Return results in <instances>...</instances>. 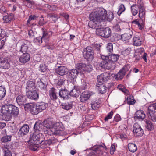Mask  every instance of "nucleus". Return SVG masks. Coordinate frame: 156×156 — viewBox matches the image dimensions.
I'll return each instance as SVG.
<instances>
[{"label":"nucleus","mask_w":156,"mask_h":156,"mask_svg":"<svg viewBox=\"0 0 156 156\" xmlns=\"http://www.w3.org/2000/svg\"><path fill=\"white\" fill-rule=\"evenodd\" d=\"M102 60L99 63L100 67L105 69L112 70L115 67V64L109 59V56L102 55L101 56Z\"/></svg>","instance_id":"obj_3"},{"label":"nucleus","mask_w":156,"mask_h":156,"mask_svg":"<svg viewBox=\"0 0 156 156\" xmlns=\"http://www.w3.org/2000/svg\"><path fill=\"white\" fill-rule=\"evenodd\" d=\"M36 89L35 83L33 81H28L26 84L25 87L26 91L27 93L33 90Z\"/></svg>","instance_id":"obj_20"},{"label":"nucleus","mask_w":156,"mask_h":156,"mask_svg":"<svg viewBox=\"0 0 156 156\" xmlns=\"http://www.w3.org/2000/svg\"><path fill=\"white\" fill-rule=\"evenodd\" d=\"M34 104L32 103H27L26 102L23 105L24 107V108L25 110L30 109V111L33 105Z\"/></svg>","instance_id":"obj_48"},{"label":"nucleus","mask_w":156,"mask_h":156,"mask_svg":"<svg viewBox=\"0 0 156 156\" xmlns=\"http://www.w3.org/2000/svg\"><path fill=\"white\" fill-rule=\"evenodd\" d=\"M113 112L112 111L109 113L106 117L105 118V121H107L109 119H110L112 118L113 115Z\"/></svg>","instance_id":"obj_52"},{"label":"nucleus","mask_w":156,"mask_h":156,"mask_svg":"<svg viewBox=\"0 0 156 156\" xmlns=\"http://www.w3.org/2000/svg\"><path fill=\"white\" fill-rule=\"evenodd\" d=\"M126 101L127 103L129 105L134 104L136 102L135 100L134 99L133 96L132 95L128 97Z\"/></svg>","instance_id":"obj_44"},{"label":"nucleus","mask_w":156,"mask_h":156,"mask_svg":"<svg viewBox=\"0 0 156 156\" xmlns=\"http://www.w3.org/2000/svg\"><path fill=\"white\" fill-rule=\"evenodd\" d=\"M49 92V94L51 100L55 101L57 99L58 96L56 95V90L55 88H51Z\"/></svg>","instance_id":"obj_32"},{"label":"nucleus","mask_w":156,"mask_h":156,"mask_svg":"<svg viewBox=\"0 0 156 156\" xmlns=\"http://www.w3.org/2000/svg\"><path fill=\"white\" fill-rule=\"evenodd\" d=\"M117 13L119 16H120L122 13L125 12L126 8L123 4H119V5Z\"/></svg>","instance_id":"obj_37"},{"label":"nucleus","mask_w":156,"mask_h":156,"mask_svg":"<svg viewBox=\"0 0 156 156\" xmlns=\"http://www.w3.org/2000/svg\"><path fill=\"white\" fill-rule=\"evenodd\" d=\"M55 72L57 74L61 76L67 74L68 73V69L63 66H61L56 69Z\"/></svg>","instance_id":"obj_22"},{"label":"nucleus","mask_w":156,"mask_h":156,"mask_svg":"<svg viewBox=\"0 0 156 156\" xmlns=\"http://www.w3.org/2000/svg\"><path fill=\"white\" fill-rule=\"evenodd\" d=\"M44 129H48L47 133L50 135L63 136V126L61 122H52L51 119H48L43 122Z\"/></svg>","instance_id":"obj_2"},{"label":"nucleus","mask_w":156,"mask_h":156,"mask_svg":"<svg viewBox=\"0 0 156 156\" xmlns=\"http://www.w3.org/2000/svg\"><path fill=\"white\" fill-rule=\"evenodd\" d=\"M30 59V56L28 53L23 54L19 58L20 62L24 64L29 61Z\"/></svg>","instance_id":"obj_24"},{"label":"nucleus","mask_w":156,"mask_h":156,"mask_svg":"<svg viewBox=\"0 0 156 156\" xmlns=\"http://www.w3.org/2000/svg\"><path fill=\"white\" fill-rule=\"evenodd\" d=\"M148 116L153 121H156V103L151 104L148 107Z\"/></svg>","instance_id":"obj_11"},{"label":"nucleus","mask_w":156,"mask_h":156,"mask_svg":"<svg viewBox=\"0 0 156 156\" xmlns=\"http://www.w3.org/2000/svg\"><path fill=\"white\" fill-rule=\"evenodd\" d=\"M133 130L134 135L136 136L140 137L144 134L143 129L137 123L134 124Z\"/></svg>","instance_id":"obj_12"},{"label":"nucleus","mask_w":156,"mask_h":156,"mask_svg":"<svg viewBox=\"0 0 156 156\" xmlns=\"http://www.w3.org/2000/svg\"><path fill=\"white\" fill-rule=\"evenodd\" d=\"M115 149V145L113 144L112 145L110 149V153L111 155H112L114 154Z\"/></svg>","instance_id":"obj_61"},{"label":"nucleus","mask_w":156,"mask_h":156,"mask_svg":"<svg viewBox=\"0 0 156 156\" xmlns=\"http://www.w3.org/2000/svg\"><path fill=\"white\" fill-rule=\"evenodd\" d=\"M46 23V22L44 20V19L43 16H41L40 18V20L38 23L40 25L42 26Z\"/></svg>","instance_id":"obj_58"},{"label":"nucleus","mask_w":156,"mask_h":156,"mask_svg":"<svg viewBox=\"0 0 156 156\" xmlns=\"http://www.w3.org/2000/svg\"><path fill=\"white\" fill-rule=\"evenodd\" d=\"M10 67V63L8 59L2 58L0 62V68L6 70L8 69Z\"/></svg>","instance_id":"obj_18"},{"label":"nucleus","mask_w":156,"mask_h":156,"mask_svg":"<svg viewBox=\"0 0 156 156\" xmlns=\"http://www.w3.org/2000/svg\"><path fill=\"white\" fill-rule=\"evenodd\" d=\"M110 76L107 73H104L97 76L98 83H104L110 79Z\"/></svg>","instance_id":"obj_14"},{"label":"nucleus","mask_w":156,"mask_h":156,"mask_svg":"<svg viewBox=\"0 0 156 156\" xmlns=\"http://www.w3.org/2000/svg\"><path fill=\"white\" fill-rule=\"evenodd\" d=\"M101 45L99 44H94V48L96 51H99L100 50Z\"/></svg>","instance_id":"obj_62"},{"label":"nucleus","mask_w":156,"mask_h":156,"mask_svg":"<svg viewBox=\"0 0 156 156\" xmlns=\"http://www.w3.org/2000/svg\"><path fill=\"white\" fill-rule=\"evenodd\" d=\"M13 148V144L10 143L6 145L4 147V150H7L8 151H10Z\"/></svg>","instance_id":"obj_51"},{"label":"nucleus","mask_w":156,"mask_h":156,"mask_svg":"<svg viewBox=\"0 0 156 156\" xmlns=\"http://www.w3.org/2000/svg\"><path fill=\"white\" fill-rule=\"evenodd\" d=\"M37 136V134L35 133H33L32 135H30V145H29V148L31 150H32L33 151H35L37 150V148L39 147L38 145L40 144H37L36 142L37 141L39 140V138L38 139L35 138L36 136Z\"/></svg>","instance_id":"obj_7"},{"label":"nucleus","mask_w":156,"mask_h":156,"mask_svg":"<svg viewBox=\"0 0 156 156\" xmlns=\"http://www.w3.org/2000/svg\"><path fill=\"white\" fill-rule=\"evenodd\" d=\"M40 112L46 109L48 106V104L43 101L39 102L36 104Z\"/></svg>","instance_id":"obj_29"},{"label":"nucleus","mask_w":156,"mask_h":156,"mask_svg":"<svg viewBox=\"0 0 156 156\" xmlns=\"http://www.w3.org/2000/svg\"><path fill=\"white\" fill-rule=\"evenodd\" d=\"M128 148L129 151L132 153L135 152L137 149L136 145L133 143H130L128 144Z\"/></svg>","instance_id":"obj_38"},{"label":"nucleus","mask_w":156,"mask_h":156,"mask_svg":"<svg viewBox=\"0 0 156 156\" xmlns=\"http://www.w3.org/2000/svg\"><path fill=\"white\" fill-rule=\"evenodd\" d=\"M59 96L62 98L63 99H68V91L66 89L62 90L59 93Z\"/></svg>","instance_id":"obj_33"},{"label":"nucleus","mask_w":156,"mask_h":156,"mask_svg":"<svg viewBox=\"0 0 156 156\" xmlns=\"http://www.w3.org/2000/svg\"><path fill=\"white\" fill-rule=\"evenodd\" d=\"M35 138L38 139V138H39V140L37 141L36 143L37 144H41L40 147L41 148H45L47 145H50L53 143L51 139H48L44 140V136L42 133L37 134V136Z\"/></svg>","instance_id":"obj_4"},{"label":"nucleus","mask_w":156,"mask_h":156,"mask_svg":"<svg viewBox=\"0 0 156 156\" xmlns=\"http://www.w3.org/2000/svg\"><path fill=\"white\" fill-rule=\"evenodd\" d=\"M76 67L81 72L87 71L90 72L92 70V66L87 61L84 63H79L76 65Z\"/></svg>","instance_id":"obj_8"},{"label":"nucleus","mask_w":156,"mask_h":156,"mask_svg":"<svg viewBox=\"0 0 156 156\" xmlns=\"http://www.w3.org/2000/svg\"><path fill=\"white\" fill-rule=\"evenodd\" d=\"M139 5H140V7L139 11V16L140 18L141 19L145 16V9L143 2H141V4H140Z\"/></svg>","instance_id":"obj_36"},{"label":"nucleus","mask_w":156,"mask_h":156,"mask_svg":"<svg viewBox=\"0 0 156 156\" xmlns=\"http://www.w3.org/2000/svg\"><path fill=\"white\" fill-rule=\"evenodd\" d=\"M77 71L76 69H73L69 71V78H70L71 80L70 82V86H72V84L75 85L76 82L75 81L76 76L77 74Z\"/></svg>","instance_id":"obj_15"},{"label":"nucleus","mask_w":156,"mask_h":156,"mask_svg":"<svg viewBox=\"0 0 156 156\" xmlns=\"http://www.w3.org/2000/svg\"><path fill=\"white\" fill-rule=\"evenodd\" d=\"M4 152L5 153L4 156H12L11 151L7 150H4Z\"/></svg>","instance_id":"obj_60"},{"label":"nucleus","mask_w":156,"mask_h":156,"mask_svg":"<svg viewBox=\"0 0 156 156\" xmlns=\"http://www.w3.org/2000/svg\"><path fill=\"white\" fill-rule=\"evenodd\" d=\"M96 88L100 92L103 94L105 93L107 89L104 84L103 83H97L96 85Z\"/></svg>","instance_id":"obj_26"},{"label":"nucleus","mask_w":156,"mask_h":156,"mask_svg":"<svg viewBox=\"0 0 156 156\" xmlns=\"http://www.w3.org/2000/svg\"><path fill=\"white\" fill-rule=\"evenodd\" d=\"M126 72L125 68H122L117 74L115 75L114 77L117 80H121L124 77Z\"/></svg>","instance_id":"obj_23"},{"label":"nucleus","mask_w":156,"mask_h":156,"mask_svg":"<svg viewBox=\"0 0 156 156\" xmlns=\"http://www.w3.org/2000/svg\"><path fill=\"white\" fill-rule=\"evenodd\" d=\"M145 122L146 124V127L148 130H151L154 129V126L151 122L146 120Z\"/></svg>","instance_id":"obj_46"},{"label":"nucleus","mask_w":156,"mask_h":156,"mask_svg":"<svg viewBox=\"0 0 156 156\" xmlns=\"http://www.w3.org/2000/svg\"><path fill=\"white\" fill-rule=\"evenodd\" d=\"M34 130L37 132L41 131L44 129L43 123L40 122H36L34 126Z\"/></svg>","instance_id":"obj_34"},{"label":"nucleus","mask_w":156,"mask_h":156,"mask_svg":"<svg viewBox=\"0 0 156 156\" xmlns=\"http://www.w3.org/2000/svg\"><path fill=\"white\" fill-rule=\"evenodd\" d=\"M3 20L4 21V22L6 23H9L11 21L8 15L4 16H3Z\"/></svg>","instance_id":"obj_56"},{"label":"nucleus","mask_w":156,"mask_h":156,"mask_svg":"<svg viewBox=\"0 0 156 156\" xmlns=\"http://www.w3.org/2000/svg\"><path fill=\"white\" fill-rule=\"evenodd\" d=\"M41 30L43 32V35L42 37V38L43 39L44 38H47L48 37V34L47 31L45 30H44L43 28H42Z\"/></svg>","instance_id":"obj_59"},{"label":"nucleus","mask_w":156,"mask_h":156,"mask_svg":"<svg viewBox=\"0 0 156 156\" xmlns=\"http://www.w3.org/2000/svg\"><path fill=\"white\" fill-rule=\"evenodd\" d=\"M95 155H97V156H101L104 153H106L105 152H103L99 148L97 149L95 152L94 151L93 152Z\"/></svg>","instance_id":"obj_49"},{"label":"nucleus","mask_w":156,"mask_h":156,"mask_svg":"<svg viewBox=\"0 0 156 156\" xmlns=\"http://www.w3.org/2000/svg\"><path fill=\"white\" fill-rule=\"evenodd\" d=\"M143 39L140 36L135 35L133 37V42L134 46H138L141 45L142 44Z\"/></svg>","instance_id":"obj_21"},{"label":"nucleus","mask_w":156,"mask_h":156,"mask_svg":"<svg viewBox=\"0 0 156 156\" xmlns=\"http://www.w3.org/2000/svg\"><path fill=\"white\" fill-rule=\"evenodd\" d=\"M114 17V15L112 12H108L107 14L105 9L101 8H98L90 14V21L88 25L90 28H101V22L106 20L110 21L113 19Z\"/></svg>","instance_id":"obj_1"},{"label":"nucleus","mask_w":156,"mask_h":156,"mask_svg":"<svg viewBox=\"0 0 156 156\" xmlns=\"http://www.w3.org/2000/svg\"><path fill=\"white\" fill-rule=\"evenodd\" d=\"M38 85L41 89L45 90L46 88V85L41 80L38 82Z\"/></svg>","instance_id":"obj_50"},{"label":"nucleus","mask_w":156,"mask_h":156,"mask_svg":"<svg viewBox=\"0 0 156 156\" xmlns=\"http://www.w3.org/2000/svg\"><path fill=\"white\" fill-rule=\"evenodd\" d=\"M83 55L86 59L92 61L94 58V51L92 48L89 46L84 48L83 52Z\"/></svg>","instance_id":"obj_10"},{"label":"nucleus","mask_w":156,"mask_h":156,"mask_svg":"<svg viewBox=\"0 0 156 156\" xmlns=\"http://www.w3.org/2000/svg\"><path fill=\"white\" fill-rule=\"evenodd\" d=\"M14 105L11 104H5L2 107L1 112L4 115L11 117V112L13 111Z\"/></svg>","instance_id":"obj_9"},{"label":"nucleus","mask_w":156,"mask_h":156,"mask_svg":"<svg viewBox=\"0 0 156 156\" xmlns=\"http://www.w3.org/2000/svg\"><path fill=\"white\" fill-rule=\"evenodd\" d=\"M6 32L4 29H1V32L0 34V40L1 44L3 45L6 40Z\"/></svg>","instance_id":"obj_35"},{"label":"nucleus","mask_w":156,"mask_h":156,"mask_svg":"<svg viewBox=\"0 0 156 156\" xmlns=\"http://www.w3.org/2000/svg\"><path fill=\"white\" fill-rule=\"evenodd\" d=\"M145 117V115L143 111L140 110L137 111L134 116L135 119L140 121L143 120Z\"/></svg>","instance_id":"obj_19"},{"label":"nucleus","mask_w":156,"mask_h":156,"mask_svg":"<svg viewBox=\"0 0 156 156\" xmlns=\"http://www.w3.org/2000/svg\"><path fill=\"white\" fill-rule=\"evenodd\" d=\"M133 33L131 30L128 29L126 32L121 36L117 34V36H119V39H122L123 41H127L132 37Z\"/></svg>","instance_id":"obj_13"},{"label":"nucleus","mask_w":156,"mask_h":156,"mask_svg":"<svg viewBox=\"0 0 156 156\" xmlns=\"http://www.w3.org/2000/svg\"><path fill=\"white\" fill-rule=\"evenodd\" d=\"M74 85V88L70 91L69 94L72 96L77 97L80 93L79 88L77 87H76L75 84Z\"/></svg>","instance_id":"obj_30"},{"label":"nucleus","mask_w":156,"mask_h":156,"mask_svg":"<svg viewBox=\"0 0 156 156\" xmlns=\"http://www.w3.org/2000/svg\"><path fill=\"white\" fill-rule=\"evenodd\" d=\"M91 106L92 109L96 110L99 108L100 106V104L97 101H92L91 102Z\"/></svg>","instance_id":"obj_42"},{"label":"nucleus","mask_w":156,"mask_h":156,"mask_svg":"<svg viewBox=\"0 0 156 156\" xmlns=\"http://www.w3.org/2000/svg\"><path fill=\"white\" fill-rule=\"evenodd\" d=\"M121 119V118L120 116L118 115H116L114 117V120L116 122H118L120 121Z\"/></svg>","instance_id":"obj_64"},{"label":"nucleus","mask_w":156,"mask_h":156,"mask_svg":"<svg viewBox=\"0 0 156 156\" xmlns=\"http://www.w3.org/2000/svg\"><path fill=\"white\" fill-rule=\"evenodd\" d=\"M112 30L116 32H120L121 29L120 28V26L118 24H117L113 27Z\"/></svg>","instance_id":"obj_55"},{"label":"nucleus","mask_w":156,"mask_h":156,"mask_svg":"<svg viewBox=\"0 0 156 156\" xmlns=\"http://www.w3.org/2000/svg\"><path fill=\"white\" fill-rule=\"evenodd\" d=\"M90 96V93L88 92H83L80 96V100L82 102H85L89 99Z\"/></svg>","instance_id":"obj_27"},{"label":"nucleus","mask_w":156,"mask_h":156,"mask_svg":"<svg viewBox=\"0 0 156 156\" xmlns=\"http://www.w3.org/2000/svg\"><path fill=\"white\" fill-rule=\"evenodd\" d=\"M26 97L21 95H18L16 98L17 104L20 106H22L26 102Z\"/></svg>","instance_id":"obj_25"},{"label":"nucleus","mask_w":156,"mask_h":156,"mask_svg":"<svg viewBox=\"0 0 156 156\" xmlns=\"http://www.w3.org/2000/svg\"><path fill=\"white\" fill-rule=\"evenodd\" d=\"M108 56H109V60L114 62H116L119 58V56L117 54H112Z\"/></svg>","instance_id":"obj_43"},{"label":"nucleus","mask_w":156,"mask_h":156,"mask_svg":"<svg viewBox=\"0 0 156 156\" xmlns=\"http://www.w3.org/2000/svg\"><path fill=\"white\" fill-rule=\"evenodd\" d=\"M39 109L37 105L34 104L30 110V112L33 115H37L41 112Z\"/></svg>","instance_id":"obj_40"},{"label":"nucleus","mask_w":156,"mask_h":156,"mask_svg":"<svg viewBox=\"0 0 156 156\" xmlns=\"http://www.w3.org/2000/svg\"><path fill=\"white\" fill-rule=\"evenodd\" d=\"M6 94V91L5 87L0 86V100H2Z\"/></svg>","instance_id":"obj_39"},{"label":"nucleus","mask_w":156,"mask_h":156,"mask_svg":"<svg viewBox=\"0 0 156 156\" xmlns=\"http://www.w3.org/2000/svg\"><path fill=\"white\" fill-rule=\"evenodd\" d=\"M29 130V126L27 124H25L21 128L18 132V133L21 135H26L28 133Z\"/></svg>","instance_id":"obj_28"},{"label":"nucleus","mask_w":156,"mask_h":156,"mask_svg":"<svg viewBox=\"0 0 156 156\" xmlns=\"http://www.w3.org/2000/svg\"><path fill=\"white\" fill-rule=\"evenodd\" d=\"M13 107V111L11 112V116H12L14 117L17 116L19 113V108L14 105Z\"/></svg>","instance_id":"obj_41"},{"label":"nucleus","mask_w":156,"mask_h":156,"mask_svg":"<svg viewBox=\"0 0 156 156\" xmlns=\"http://www.w3.org/2000/svg\"><path fill=\"white\" fill-rule=\"evenodd\" d=\"M106 49L107 51L109 54L112 53L113 51L112 43H108L107 44Z\"/></svg>","instance_id":"obj_47"},{"label":"nucleus","mask_w":156,"mask_h":156,"mask_svg":"<svg viewBox=\"0 0 156 156\" xmlns=\"http://www.w3.org/2000/svg\"><path fill=\"white\" fill-rule=\"evenodd\" d=\"M12 136L6 135L2 136L1 139V141L3 143H5L11 140Z\"/></svg>","instance_id":"obj_45"},{"label":"nucleus","mask_w":156,"mask_h":156,"mask_svg":"<svg viewBox=\"0 0 156 156\" xmlns=\"http://www.w3.org/2000/svg\"><path fill=\"white\" fill-rule=\"evenodd\" d=\"M43 39L42 37H37L34 39V41L35 42H37L39 43H41L42 42V39Z\"/></svg>","instance_id":"obj_63"},{"label":"nucleus","mask_w":156,"mask_h":156,"mask_svg":"<svg viewBox=\"0 0 156 156\" xmlns=\"http://www.w3.org/2000/svg\"><path fill=\"white\" fill-rule=\"evenodd\" d=\"M40 70L41 72H45L47 69L46 66L44 64H41L40 66Z\"/></svg>","instance_id":"obj_57"},{"label":"nucleus","mask_w":156,"mask_h":156,"mask_svg":"<svg viewBox=\"0 0 156 156\" xmlns=\"http://www.w3.org/2000/svg\"><path fill=\"white\" fill-rule=\"evenodd\" d=\"M27 93V97L31 99L37 100L39 98V94L36 89Z\"/></svg>","instance_id":"obj_17"},{"label":"nucleus","mask_w":156,"mask_h":156,"mask_svg":"<svg viewBox=\"0 0 156 156\" xmlns=\"http://www.w3.org/2000/svg\"><path fill=\"white\" fill-rule=\"evenodd\" d=\"M37 136V134L35 133H33L32 135H30V145H29V148L31 150H32L33 151H35L37 150V148L39 147L38 145L40 144H37L36 142L37 141L39 140V138L38 139L35 138L36 136Z\"/></svg>","instance_id":"obj_6"},{"label":"nucleus","mask_w":156,"mask_h":156,"mask_svg":"<svg viewBox=\"0 0 156 156\" xmlns=\"http://www.w3.org/2000/svg\"><path fill=\"white\" fill-rule=\"evenodd\" d=\"M131 51V48H128L124 51L122 52V54L124 56H126L128 55Z\"/></svg>","instance_id":"obj_54"},{"label":"nucleus","mask_w":156,"mask_h":156,"mask_svg":"<svg viewBox=\"0 0 156 156\" xmlns=\"http://www.w3.org/2000/svg\"><path fill=\"white\" fill-rule=\"evenodd\" d=\"M96 29V34L98 36H101L105 38H108L111 35V31L109 27L101 29V28H91Z\"/></svg>","instance_id":"obj_5"},{"label":"nucleus","mask_w":156,"mask_h":156,"mask_svg":"<svg viewBox=\"0 0 156 156\" xmlns=\"http://www.w3.org/2000/svg\"><path fill=\"white\" fill-rule=\"evenodd\" d=\"M28 49V46L27 44H22L21 46L20 47L17 46H16V49L17 51L23 53V54H24V53H27Z\"/></svg>","instance_id":"obj_31"},{"label":"nucleus","mask_w":156,"mask_h":156,"mask_svg":"<svg viewBox=\"0 0 156 156\" xmlns=\"http://www.w3.org/2000/svg\"><path fill=\"white\" fill-rule=\"evenodd\" d=\"M138 28L141 30L144 28V22L142 20L140 19L139 24L138 23L137 25Z\"/></svg>","instance_id":"obj_53"},{"label":"nucleus","mask_w":156,"mask_h":156,"mask_svg":"<svg viewBox=\"0 0 156 156\" xmlns=\"http://www.w3.org/2000/svg\"><path fill=\"white\" fill-rule=\"evenodd\" d=\"M141 2H142V1L138 0L137 4H133L131 6V12L133 16L136 15L138 13L140 7V5H139L141 4Z\"/></svg>","instance_id":"obj_16"}]
</instances>
